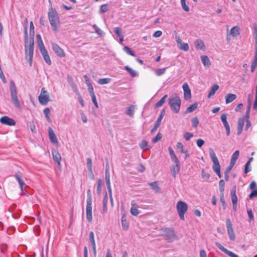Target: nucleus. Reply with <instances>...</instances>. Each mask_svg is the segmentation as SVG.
I'll list each match as a JSON object with an SVG mask.
<instances>
[{"mask_svg": "<svg viewBox=\"0 0 257 257\" xmlns=\"http://www.w3.org/2000/svg\"><path fill=\"white\" fill-rule=\"evenodd\" d=\"M43 59L45 62L49 65H50L52 63L51 60L50 59V58L49 57V55L48 54V51L47 50H44L40 51Z\"/></svg>", "mask_w": 257, "mask_h": 257, "instance_id": "obj_22", "label": "nucleus"}, {"mask_svg": "<svg viewBox=\"0 0 257 257\" xmlns=\"http://www.w3.org/2000/svg\"><path fill=\"white\" fill-rule=\"evenodd\" d=\"M192 125L194 127H196L199 123V120L197 117H194L191 119Z\"/></svg>", "mask_w": 257, "mask_h": 257, "instance_id": "obj_56", "label": "nucleus"}, {"mask_svg": "<svg viewBox=\"0 0 257 257\" xmlns=\"http://www.w3.org/2000/svg\"><path fill=\"white\" fill-rule=\"evenodd\" d=\"M140 147L142 149L144 150H147V149H148V142L146 140H143L140 143Z\"/></svg>", "mask_w": 257, "mask_h": 257, "instance_id": "obj_51", "label": "nucleus"}, {"mask_svg": "<svg viewBox=\"0 0 257 257\" xmlns=\"http://www.w3.org/2000/svg\"><path fill=\"white\" fill-rule=\"evenodd\" d=\"M239 28L237 26H234L230 30V35L233 37H236L239 35Z\"/></svg>", "mask_w": 257, "mask_h": 257, "instance_id": "obj_28", "label": "nucleus"}, {"mask_svg": "<svg viewBox=\"0 0 257 257\" xmlns=\"http://www.w3.org/2000/svg\"><path fill=\"white\" fill-rule=\"evenodd\" d=\"M151 186L152 189L156 193L160 192V188L158 185L157 182L155 181L149 184Z\"/></svg>", "mask_w": 257, "mask_h": 257, "instance_id": "obj_34", "label": "nucleus"}, {"mask_svg": "<svg viewBox=\"0 0 257 257\" xmlns=\"http://www.w3.org/2000/svg\"><path fill=\"white\" fill-rule=\"evenodd\" d=\"M52 46L54 52L58 57L63 58L65 56L64 51L57 44L52 43Z\"/></svg>", "mask_w": 257, "mask_h": 257, "instance_id": "obj_12", "label": "nucleus"}, {"mask_svg": "<svg viewBox=\"0 0 257 257\" xmlns=\"http://www.w3.org/2000/svg\"><path fill=\"white\" fill-rule=\"evenodd\" d=\"M38 98L40 103L42 105H46L50 100L48 93L46 90H45L44 88H43L41 89V93L39 96Z\"/></svg>", "mask_w": 257, "mask_h": 257, "instance_id": "obj_8", "label": "nucleus"}, {"mask_svg": "<svg viewBox=\"0 0 257 257\" xmlns=\"http://www.w3.org/2000/svg\"><path fill=\"white\" fill-rule=\"evenodd\" d=\"M165 112L163 110L161 111V113L159 115V116L158 117L157 121H156L154 127L152 128L151 132V133H154L156 132V131L157 130L158 127L160 126L161 122L162 121V120L164 116Z\"/></svg>", "mask_w": 257, "mask_h": 257, "instance_id": "obj_16", "label": "nucleus"}, {"mask_svg": "<svg viewBox=\"0 0 257 257\" xmlns=\"http://www.w3.org/2000/svg\"><path fill=\"white\" fill-rule=\"evenodd\" d=\"M168 151L172 160L178 159L175 155L173 149L171 147L168 148Z\"/></svg>", "mask_w": 257, "mask_h": 257, "instance_id": "obj_43", "label": "nucleus"}, {"mask_svg": "<svg viewBox=\"0 0 257 257\" xmlns=\"http://www.w3.org/2000/svg\"><path fill=\"white\" fill-rule=\"evenodd\" d=\"M182 88L184 91V97L185 100H189L191 97V91L188 84L185 82L182 85Z\"/></svg>", "mask_w": 257, "mask_h": 257, "instance_id": "obj_13", "label": "nucleus"}, {"mask_svg": "<svg viewBox=\"0 0 257 257\" xmlns=\"http://www.w3.org/2000/svg\"><path fill=\"white\" fill-rule=\"evenodd\" d=\"M36 38L37 39L38 47L40 50V51L45 50V46L40 35L37 34L36 36Z\"/></svg>", "mask_w": 257, "mask_h": 257, "instance_id": "obj_24", "label": "nucleus"}, {"mask_svg": "<svg viewBox=\"0 0 257 257\" xmlns=\"http://www.w3.org/2000/svg\"><path fill=\"white\" fill-rule=\"evenodd\" d=\"M102 185V181L101 179H99L97 182V193L98 195H100L101 192V187Z\"/></svg>", "mask_w": 257, "mask_h": 257, "instance_id": "obj_44", "label": "nucleus"}, {"mask_svg": "<svg viewBox=\"0 0 257 257\" xmlns=\"http://www.w3.org/2000/svg\"><path fill=\"white\" fill-rule=\"evenodd\" d=\"M204 141L201 139H199L196 141V144L199 148L201 147L204 144Z\"/></svg>", "mask_w": 257, "mask_h": 257, "instance_id": "obj_62", "label": "nucleus"}, {"mask_svg": "<svg viewBox=\"0 0 257 257\" xmlns=\"http://www.w3.org/2000/svg\"><path fill=\"white\" fill-rule=\"evenodd\" d=\"M52 153L53 160L57 163L58 166L60 167L61 156L60 153L56 150H53Z\"/></svg>", "mask_w": 257, "mask_h": 257, "instance_id": "obj_17", "label": "nucleus"}, {"mask_svg": "<svg viewBox=\"0 0 257 257\" xmlns=\"http://www.w3.org/2000/svg\"><path fill=\"white\" fill-rule=\"evenodd\" d=\"M195 49L197 50H201L205 51V45L202 40L201 39H197L194 42Z\"/></svg>", "mask_w": 257, "mask_h": 257, "instance_id": "obj_19", "label": "nucleus"}, {"mask_svg": "<svg viewBox=\"0 0 257 257\" xmlns=\"http://www.w3.org/2000/svg\"><path fill=\"white\" fill-rule=\"evenodd\" d=\"M162 138V135L160 133H158L157 135L153 139L152 142L154 143H156L161 140Z\"/></svg>", "mask_w": 257, "mask_h": 257, "instance_id": "obj_59", "label": "nucleus"}, {"mask_svg": "<svg viewBox=\"0 0 257 257\" xmlns=\"http://www.w3.org/2000/svg\"><path fill=\"white\" fill-rule=\"evenodd\" d=\"M10 88L11 91V100L13 104L17 108L21 109L22 108V105L18 97L16 86L13 80L10 81Z\"/></svg>", "mask_w": 257, "mask_h": 257, "instance_id": "obj_3", "label": "nucleus"}, {"mask_svg": "<svg viewBox=\"0 0 257 257\" xmlns=\"http://www.w3.org/2000/svg\"><path fill=\"white\" fill-rule=\"evenodd\" d=\"M183 136L186 141H189L193 136V135L191 133L186 132L184 134Z\"/></svg>", "mask_w": 257, "mask_h": 257, "instance_id": "obj_58", "label": "nucleus"}, {"mask_svg": "<svg viewBox=\"0 0 257 257\" xmlns=\"http://www.w3.org/2000/svg\"><path fill=\"white\" fill-rule=\"evenodd\" d=\"M175 40L177 44L178 48L184 51H188L189 49L188 44L187 43H183L179 36H176Z\"/></svg>", "mask_w": 257, "mask_h": 257, "instance_id": "obj_11", "label": "nucleus"}, {"mask_svg": "<svg viewBox=\"0 0 257 257\" xmlns=\"http://www.w3.org/2000/svg\"><path fill=\"white\" fill-rule=\"evenodd\" d=\"M32 30V21L30 23V33L28 35L27 26L25 27L24 38H25V58L29 62L30 66L32 64V37L31 31Z\"/></svg>", "mask_w": 257, "mask_h": 257, "instance_id": "obj_1", "label": "nucleus"}, {"mask_svg": "<svg viewBox=\"0 0 257 257\" xmlns=\"http://www.w3.org/2000/svg\"><path fill=\"white\" fill-rule=\"evenodd\" d=\"M49 137L52 143L55 144L58 143V140L56 135L51 127L48 128Z\"/></svg>", "mask_w": 257, "mask_h": 257, "instance_id": "obj_18", "label": "nucleus"}, {"mask_svg": "<svg viewBox=\"0 0 257 257\" xmlns=\"http://www.w3.org/2000/svg\"><path fill=\"white\" fill-rule=\"evenodd\" d=\"M121 224L122 229L127 230L129 227V223L127 221L125 215H123L121 217Z\"/></svg>", "mask_w": 257, "mask_h": 257, "instance_id": "obj_29", "label": "nucleus"}, {"mask_svg": "<svg viewBox=\"0 0 257 257\" xmlns=\"http://www.w3.org/2000/svg\"><path fill=\"white\" fill-rule=\"evenodd\" d=\"M198 106V103L197 102H195L192 104L190 106L187 107L186 109L187 113L192 112L194 111Z\"/></svg>", "mask_w": 257, "mask_h": 257, "instance_id": "obj_37", "label": "nucleus"}, {"mask_svg": "<svg viewBox=\"0 0 257 257\" xmlns=\"http://www.w3.org/2000/svg\"><path fill=\"white\" fill-rule=\"evenodd\" d=\"M48 17L54 31H57L60 24L59 15L56 10L51 7L49 9Z\"/></svg>", "mask_w": 257, "mask_h": 257, "instance_id": "obj_2", "label": "nucleus"}, {"mask_svg": "<svg viewBox=\"0 0 257 257\" xmlns=\"http://www.w3.org/2000/svg\"><path fill=\"white\" fill-rule=\"evenodd\" d=\"M188 209V206L187 204L183 201H179L177 202L176 204V210L178 214V215L180 218L182 220H185V214L187 212Z\"/></svg>", "mask_w": 257, "mask_h": 257, "instance_id": "obj_6", "label": "nucleus"}, {"mask_svg": "<svg viewBox=\"0 0 257 257\" xmlns=\"http://www.w3.org/2000/svg\"><path fill=\"white\" fill-rule=\"evenodd\" d=\"M135 107L136 106L133 105L128 106L126 110V114L131 117H133Z\"/></svg>", "mask_w": 257, "mask_h": 257, "instance_id": "obj_31", "label": "nucleus"}, {"mask_svg": "<svg viewBox=\"0 0 257 257\" xmlns=\"http://www.w3.org/2000/svg\"><path fill=\"white\" fill-rule=\"evenodd\" d=\"M201 177L204 181H207L210 177V175L208 173L206 172L204 170H202Z\"/></svg>", "mask_w": 257, "mask_h": 257, "instance_id": "obj_52", "label": "nucleus"}, {"mask_svg": "<svg viewBox=\"0 0 257 257\" xmlns=\"http://www.w3.org/2000/svg\"><path fill=\"white\" fill-rule=\"evenodd\" d=\"M15 178L17 181L18 182L20 187L21 188L22 191H23V187L26 185L25 183L23 182V181L21 179V176L20 173H16Z\"/></svg>", "mask_w": 257, "mask_h": 257, "instance_id": "obj_27", "label": "nucleus"}, {"mask_svg": "<svg viewBox=\"0 0 257 257\" xmlns=\"http://www.w3.org/2000/svg\"><path fill=\"white\" fill-rule=\"evenodd\" d=\"M239 155V152L238 150L235 151L234 153L232 154L230 162H231V164H235L236 161L238 159Z\"/></svg>", "mask_w": 257, "mask_h": 257, "instance_id": "obj_35", "label": "nucleus"}, {"mask_svg": "<svg viewBox=\"0 0 257 257\" xmlns=\"http://www.w3.org/2000/svg\"><path fill=\"white\" fill-rule=\"evenodd\" d=\"M237 96L234 94L229 93L225 96V102L226 104L230 103L234 100Z\"/></svg>", "mask_w": 257, "mask_h": 257, "instance_id": "obj_25", "label": "nucleus"}, {"mask_svg": "<svg viewBox=\"0 0 257 257\" xmlns=\"http://www.w3.org/2000/svg\"><path fill=\"white\" fill-rule=\"evenodd\" d=\"M250 198H252L253 197H257V189L253 190L249 196Z\"/></svg>", "mask_w": 257, "mask_h": 257, "instance_id": "obj_64", "label": "nucleus"}, {"mask_svg": "<svg viewBox=\"0 0 257 257\" xmlns=\"http://www.w3.org/2000/svg\"><path fill=\"white\" fill-rule=\"evenodd\" d=\"M224 181H223V180H221L219 182V190L221 194H223V192L224 191Z\"/></svg>", "mask_w": 257, "mask_h": 257, "instance_id": "obj_50", "label": "nucleus"}, {"mask_svg": "<svg viewBox=\"0 0 257 257\" xmlns=\"http://www.w3.org/2000/svg\"><path fill=\"white\" fill-rule=\"evenodd\" d=\"M89 239L91 242V245L95 244V239H94V235L93 231H90L89 234Z\"/></svg>", "mask_w": 257, "mask_h": 257, "instance_id": "obj_55", "label": "nucleus"}, {"mask_svg": "<svg viewBox=\"0 0 257 257\" xmlns=\"http://www.w3.org/2000/svg\"><path fill=\"white\" fill-rule=\"evenodd\" d=\"M167 97L168 95L167 94L165 95L157 103H156L155 107H159L162 106L164 103L166 99L167 98Z\"/></svg>", "mask_w": 257, "mask_h": 257, "instance_id": "obj_38", "label": "nucleus"}, {"mask_svg": "<svg viewBox=\"0 0 257 257\" xmlns=\"http://www.w3.org/2000/svg\"><path fill=\"white\" fill-rule=\"evenodd\" d=\"M226 228L229 237L231 240H234L235 238V233L230 219L226 220Z\"/></svg>", "mask_w": 257, "mask_h": 257, "instance_id": "obj_10", "label": "nucleus"}, {"mask_svg": "<svg viewBox=\"0 0 257 257\" xmlns=\"http://www.w3.org/2000/svg\"><path fill=\"white\" fill-rule=\"evenodd\" d=\"M253 108L257 110V85L255 86V100L253 104Z\"/></svg>", "mask_w": 257, "mask_h": 257, "instance_id": "obj_63", "label": "nucleus"}, {"mask_svg": "<svg viewBox=\"0 0 257 257\" xmlns=\"http://www.w3.org/2000/svg\"><path fill=\"white\" fill-rule=\"evenodd\" d=\"M93 29L95 30V33L99 35V36H101L103 34V31L99 29L95 24L92 26Z\"/></svg>", "mask_w": 257, "mask_h": 257, "instance_id": "obj_48", "label": "nucleus"}, {"mask_svg": "<svg viewBox=\"0 0 257 257\" xmlns=\"http://www.w3.org/2000/svg\"><path fill=\"white\" fill-rule=\"evenodd\" d=\"M88 202L86 208V218L89 222L91 223L92 221V203H90V200Z\"/></svg>", "mask_w": 257, "mask_h": 257, "instance_id": "obj_14", "label": "nucleus"}, {"mask_svg": "<svg viewBox=\"0 0 257 257\" xmlns=\"http://www.w3.org/2000/svg\"><path fill=\"white\" fill-rule=\"evenodd\" d=\"M257 66V51H255L254 60L252 61L251 67V71L253 72Z\"/></svg>", "mask_w": 257, "mask_h": 257, "instance_id": "obj_36", "label": "nucleus"}, {"mask_svg": "<svg viewBox=\"0 0 257 257\" xmlns=\"http://www.w3.org/2000/svg\"><path fill=\"white\" fill-rule=\"evenodd\" d=\"M162 235L168 242H172L176 238V235L173 229L169 228H164L160 230Z\"/></svg>", "mask_w": 257, "mask_h": 257, "instance_id": "obj_7", "label": "nucleus"}, {"mask_svg": "<svg viewBox=\"0 0 257 257\" xmlns=\"http://www.w3.org/2000/svg\"><path fill=\"white\" fill-rule=\"evenodd\" d=\"M72 90L78 95H79V91H78V88L77 87V85L76 84V83L74 82L70 85H69Z\"/></svg>", "mask_w": 257, "mask_h": 257, "instance_id": "obj_54", "label": "nucleus"}, {"mask_svg": "<svg viewBox=\"0 0 257 257\" xmlns=\"http://www.w3.org/2000/svg\"><path fill=\"white\" fill-rule=\"evenodd\" d=\"M172 161L174 164L171 167L170 170L173 177L176 178L180 170V163L179 159L172 160Z\"/></svg>", "mask_w": 257, "mask_h": 257, "instance_id": "obj_9", "label": "nucleus"}, {"mask_svg": "<svg viewBox=\"0 0 257 257\" xmlns=\"http://www.w3.org/2000/svg\"><path fill=\"white\" fill-rule=\"evenodd\" d=\"M108 10V6L107 5H103L101 6L100 9V13H104L106 12Z\"/></svg>", "mask_w": 257, "mask_h": 257, "instance_id": "obj_60", "label": "nucleus"}, {"mask_svg": "<svg viewBox=\"0 0 257 257\" xmlns=\"http://www.w3.org/2000/svg\"><path fill=\"white\" fill-rule=\"evenodd\" d=\"M107 201L108 197L107 193L105 192L103 200V212H106L107 211Z\"/></svg>", "mask_w": 257, "mask_h": 257, "instance_id": "obj_32", "label": "nucleus"}, {"mask_svg": "<svg viewBox=\"0 0 257 257\" xmlns=\"http://www.w3.org/2000/svg\"><path fill=\"white\" fill-rule=\"evenodd\" d=\"M201 60L203 64L205 67H209L211 65V62L207 56H201Z\"/></svg>", "mask_w": 257, "mask_h": 257, "instance_id": "obj_26", "label": "nucleus"}, {"mask_svg": "<svg viewBox=\"0 0 257 257\" xmlns=\"http://www.w3.org/2000/svg\"><path fill=\"white\" fill-rule=\"evenodd\" d=\"M0 122L2 124L9 126H13L16 124V122L14 119L11 118L7 116L2 117L0 118Z\"/></svg>", "mask_w": 257, "mask_h": 257, "instance_id": "obj_15", "label": "nucleus"}, {"mask_svg": "<svg viewBox=\"0 0 257 257\" xmlns=\"http://www.w3.org/2000/svg\"><path fill=\"white\" fill-rule=\"evenodd\" d=\"M105 181L106 185L110 184V173L108 168H106L105 169Z\"/></svg>", "mask_w": 257, "mask_h": 257, "instance_id": "obj_41", "label": "nucleus"}, {"mask_svg": "<svg viewBox=\"0 0 257 257\" xmlns=\"http://www.w3.org/2000/svg\"><path fill=\"white\" fill-rule=\"evenodd\" d=\"M123 50L128 55H132L133 56H136L135 53L128 47L124 46L123 48Z\"/></svg>", "mask_w": 257, "mask_h": 257, "instance_id": "obj_46", "label": "nucleus"}, {"mask_svg": "<svg viewBox=\"0 0 257 257\" xmlns=\"http://www.w3.org/2000/svg\"><path fill=\"white\" fill-rule=\"evenodd\" d=\"M245 118L240 117L238 119L237 123V135L239 136L242 132L243 127L244 124Z\"/></svg>", "mask_w": 257, "mask_h": 257, "instance_id": "obj_21", "label": "nucleus"}, {"mask_svg": "<svg viewBox=\"0 0 257 257\" xmlns=\"http://www.w3.org/2000/svg\"><path fill=\"white\" fill-rule=\"evenodd\" d=\"M176 148L181 153H187V150L184 149V146L180 142H178L176 144Z\"/></svg>", "mask_w": 257, "mask_h": 257, "instance_id": "obj_40", "label": "nucleus"}, {"mask_svg": "<svg viewBox=\"0 0 257 257\" xmlns=\"http://www.w3.org/2000/svg\"><path fill=\"white\" fill-rule=\"evenodd\" d=\"M87 163L86 165L88 170L89 176L91 179H93L94 178L93 171H92V162L90 158H88L86 160Z\"/></svg>", "mask_w": 257, "mask_h": 257, "instance_id": "obj_20", "label": "nucleus"}, {"mask_svg": "<svg viewBox=\"0 0 257 257\" xmlns=\"http://www.w3.org/2000/svg\"><path fill=\"white\" fill-rule=\"evenodd\" d=\"M114 33L118 36L122 35L121 33V29L119 27H115L113 29Z\"/></svg>", "mask_w": 257, "mask_h": 257, "instance_id": "obj_61", "label": "nucleus"}, {"mask_svg": "<svg viewBox=\"0 0 257 257\" xmlns=\"http://www.w3.org/2000/svg\"><path fill=\"white\" fill-rule=\"evenodd\" d=\"M209 153L211 159L213 162L212 169L219 178H220L222 177L220 174V165L216 156L215 153L212 148L209 149Z\"/></svg>", "mask_w": 257, "mask_h": 257, "instance_id": "obj_4", "label": "nucleus"}, {"mask_svg": "<svg viewBox=\"0 0 257 257\" xmlns=\"http://www.w3.org/2000/svg\"><path fill=\"white\" fill-rule=\"evenodd\" d=\"M44 114L45 115L46 118L48 121L51 120L50 114V110L49 108H46L43 110Z\"/></svg>", "mask_w": 257, "mask_h": 257, "instance_id": "obj_49", "label": "nucleus"}, {"mask_svg": "<svg viewBox=\"0 0 257 257\" xmlns=\"http://www.w3.org/2000/svg\"><path fill=\"white\" fill-rule=\"evenodd\" d=\"M219 89V86L217 84H214L211 87V89L208 95V98L211 97L212 96L214 95L216 92V91Z\"/></svg>", "mask_w": 257, "mask_h": 257, "instance_id": "obj_33", "label": "nucleus"}, {"mask_svg": "<svg viewBox=\"0 0 257 257\" xmlns=\"http://www.w3.org/2000/svg\"><path fill=\"white\" fill-rule=\"evenodd\" d=\"M165 72H166L165 68L157 69L155 71L156 74L158 76H160L164 74L165 73Z\"/></svg>", "mask_w": 257, "mask_h": 257, "instance_id": "obj_57", "label": "nucleus"}, {"mask_svg": "<svg viewBox=\"0 0 257 257\" xmlns=\"http://www.w3.org/2000/svg\"><path fill=\"white\" fill-rule=\"evenodd\" d=\"M111 79L109 78L99 79L98 80V83L101 85L108 84L110 82Z\"/></svg>", "mask_w": 257, "mask_h": 257, "instance_id": "obj_45", "label": "nucleus"}, {"mask_svg": "<svg viewBox=\"0 0 257 257\" xmlns=\"http://www.w3.org/2000/svg\"><path fill=\"white\" fill-rule=\"evenodd\" d=\"M231 198L232 203H237V197L236 195V187L234 186L231 191Z\"/></svg>", "mask_w": 257, "mask_h": 257, "instance_id": "obj_30", "label": "nucleus"}, {"mask_svg": "<svg viewBox=\"0 0 257 257\" xmlns=\"http://www.w3.org/2000/svg\"><path fill=\"white\" fill-rule=\"evenodd\" d=\"M124 69L131 75L132 77H135L137 75V73L133 69L130 68L128 66L124 67Z\"/></svg>", "mask_w": 257, "mask_h": 257, "instance_id": "obj_42", "label": "nucleus"}, {"mask_svg": "<svg viewBox=\"0 0 257 257\" xmlns=\"http://www.w3.org/2000/svg\"><path fill=\"white\" fill-rule=\"evenodd\" d=\"M216 245L223 252L225 253L226 254H228L229 252L230 251L226 248H224L220 243L219 242H216L215 243Z\"/></svg>", "mask_w": 257, "mask_h": 257, "instance_id": "obj_47", "label": "nucleus"}, {"mask_svg": "<svg viewBox=\"0 0 257 257\" xmlns=\"http://www.w3.org/2000/svg\"><path fill=\"white\" fill-rule=\"evenodd\" d=\"M169 104L171 110L175 113H178L180 108L181 99L176 94L172 95L169 99Z\"/></svg>", "mask_w": 257, "mask_h": 257, "instance_id": "obj_5", "label": "nucleus"}, {"mask_svg": "<svg viewBox=\"0 0 257 257\" xmlns=\"http://www.w3.org/2000/svg\"><path fill=\"white\" fill-rule=\"evenodd\" d=\"M180 1H181V6H182L183 9L185 12H189L190 9H189V7L186 4L185 0H180Z\"/></svg>", "mask_w": 257, "mask_h": 257, "instance_id": "obj_53", "label": "nucleus"}, {"mask_svg": "<svg viewBox=\"0 0 257 257\" xmlns=\"http://www.w3.org/2000/svg\"><path fill=\"white\" fill-rule=\"evenodd\" d=\"M221 120L223 124L224 127L228 126L229 125L227 120V115L225 113H223L221 115Z\"/></svg>", "mask_w": 257, "mask_h": 257, "instance_id": "obj_39", "label": "nucleus"}, {"mask_svg": "<svg viewBox=\"0 0 257 257\" xmlns=\"http://www.w3.org/2000/svg\"><path fill=\"white\" fill-rule=\"evenodd\" d=\"M131 213L134 216H137L139 214L138 206L136 205L134 201L131 203Z\"/></svg>", "mask_w": 257, "mask_h": 257, "instance_id": "obj_23", "label": "nucleus"}]
</instances>
